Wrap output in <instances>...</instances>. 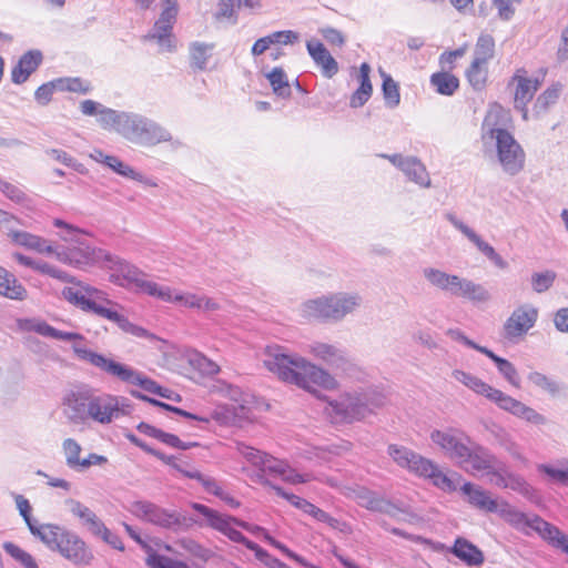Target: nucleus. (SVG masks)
<instances>
[{
	"mask_svg": "<svg viewBox=\"0 0 568 568\" xmlns=\"http://www.w3.org/2000/svg\"><path fill=\"white\" fill-rule=\"evenodd\" d=\"M128 399L91 387L69 392L62 400L64 417L72 425L93 422L109 425L122 415L129 414Z\"/></svg>",
	"mask_w": 568,
	"mask_h": 568,
	"instance_id": "obj_1",
	"label": "nucleus"
},
{
	"mask_svg": "<svg viewBox=\"0 0 568 568\" xmlns=\"http://www.w3.org/2000/svg\"><path fill=\"white\" fill-rule=\"evenodd\" d=\"M263 362L265 367L276 374L281 381L308 392H315L314 385L326 389H333L337 385L335 378L325 369L300 355L284 352L280 346L267 347Z\"/></svg>",
	"mask_w": 568,
	"mask_h": 568,
	"instance_id": "obj_2",
	"label": "nucleus"
},
{
	"mask_svg": "<svg viewBox=\"0 0 568 568\" xmlns=\"http://www.w3.org/2000/svg\"><path fill=\"white\" fill-rule=\"evenodd\" d=\"M236 450L247 463H250L258 470L256 474L258 483L272 488L277 496L286 499L296 508L301 506L304 498L294 494L286 493L282 487L272 484L268 479L265 478V474L268 473L274 476H280L282 480L291 485L306 484L312 480H321L312 473H298L286 460L277 459L274 456L261 452L254 447L247 446L244 443H236Z\"/></svg>",
	"mask_w": 568,
	"mask_h": 568,
	"instance_id": "obj_3",
	"label": "nucleus"
},
{
	"mask_svg": "<svg viewBox=\"0 0 568 568\" xmlns=\"http://www.w3.org/2000/svg\"><path fill=\"white\" fill-rule=\"evenodd\" d=\"M62 296L65 301L80 310L93 313L97 316L115 323L123 332L136 337H146L148 331L131 323L115 307L119 305L108 298V294L94 286L78 282L73 286L64 287Z\"/></svg>",
	"mask_w": 568,
	"mask_h": 568,
	"instance_id": "obj_4",
	"label": "nucleus"
},
{
	"mask_svg": "<svg viewBox=\"0 0 568 568\" xmlns=\"http://www.w3.org/2000/svg\"><path fill=\"white\" fill-rule=\"evenodd\" d=\"M362 305L363 296L356 291L328 292L303 302L300 314L307 320L339 323L354 315Z\"/></svg>",
	"mask_w": 568,
	"mask_h": 568,
	"instance_id": "obj_5",
	"label": "nucleus"
},
{
	"mask_svg": "<svg viewBox=\"0 0 568 568\" xmlns=\"http://www.w3.org/2000/svg\"><path fill=\"white\" fill-rule=\"evenodd\" d=\"M481 140L485 146L494 144L503 171L515 176L525 168L526 153L514 135L503 128H496L488 114L481 126Z\"/></svg>",
	"mask_w": 568,
	"mask_h": 568,
	"instance_id": "obj_6",
	"label": "nucleus"
},
{
	"mask_svg": "<svg viewBox=\"0 0 568 568\" xmlns=\"http://www.w3.org/2000/svg\"><path fill=\"white\" fill-rule=\"evenodd\" d=\"M224 392H225V395L234 402V404L217 407L216 409H214L211 413L210 416L194 415V414L183 410L179 407H174L169 404L162 403L160 400L150 398L146 395H143L142 393L136 392V390H132L131 395L139 399L149 402L155 406H160L166 410L173 412V413H175L180 416H183L185 418L194 419V420H197L201 423L207 424L211 419H214L221 425H230V424L236 423L237 419H248L250 418V409L245 405L246 400H244L242 398L243 397L242 390L236 386L227 384L224 386Z\"/></svg>",
	"mask_w": 568,
	"mask_h": 568,
	"instance_id": "obj_7",
	"label": "nucleus"
},
{
	"mask_svg": "<svg viewBox=\"0 0 568 568\" xmlns=\"http://www.w3.org/2000/svg\"><path fill=\"white\" fill-rule=\"evenodd\" d=\"M72 349L79 359L89 363L122 383L138 385L152 394L159 392L160 385L126 364L116 362L103 354L95 353L80 343H74Z\"/></svg>",
	"mask_w": 568,
	"mask_h": 568,
	"instance_id": "obj_8",
	"label": "nucleus"
},
{
	"mask_svg": "<svg viewBox=\"0 0 568 568\" xmlns=\"http://www.w3.org/2000/svg\"><path fill=\"white\" fill-rule=\"evenodd\" d=\"M422 273L430 286L453 297L467 300L473 304L487 303L491 298L489 291L484 285L467 277L450 274L433 266L424 267Z\"/></svg>",
	"mask_w": 568,
	"mask_h": 568,
	"instance_id": "obj_9",
	"label": "nucleus"
},
{
	"mask_svg": "<svg viewBox=\"0 0 568 568\" xmlns=\"http://www.w3.org/2000/svg\"><path fill=\"white\" fill-rule=\"evenodd\" d=\"M118 134L132 143L145 146H154L162 142H172L175 148L182 145L179 140H173L170 131L161 124L133 112L124 111Z\"/></svg>",
	"mask_w": 568,
	"mask_h": 568,
	"instance_id": "obj_10",
	"label": "nucleus"
},
{
	"mask_svg": "<svg viewBox=\"0 0 568 568\" xmlns=\"http://www.w3.org/2000/svg\"><path fill=\"white\" fill-rule=\"evenodd\" d=\"M384 403V396L376 392L345 394L337 400L329 402L326 412L335 423H352L366 418Z\"/></svg>",
	"mask_w": 568,
	"mask_h": 568,
	"instance_id": "obj_11",
	"label": "nucleus"
},
{
	"mask_svg": "<svg viewBox=\"0 0 568 568\" xmlns=\"http://www.w3.org/2000/svg\"><path fill=\"white\" fill-rule=\"evenodd\" d=\"M387 452L399 467L419 477L430 479L438 488L447 491H452L456 488L453 480L430 459L423 457L407 447L395 444L389 445Z\"/></svg>",
	"mask_w": 568,
	"mask_h": 568,
	"instance_id": "obj_12",
	"label": "nucleus"
},
{
	"mask_svg": "<svg viewBox=\"0 0 568 568\" xmlns=\"http://www.w3.org/2000/svg\"><path fill=\"white\" fill-rule=\"evenodd\" d=\"M104 267L110 272V281L115 285L133 288L151 296L156 282L149 280L148 275L135 265L109 254Z\"/></svg>",
	"mask_w": 568,
	"mask_h": 568,
	"instance_id": "obj_13",
	"label": "nucleus"
},
{
	"mask_svg": "<svg viewBox=\"0 0 568 568\" xmlns=\"http://www.w3.org/2000/svg\"><path fill=\"white\" fill-rule=\"evenodd\" d=\"M162 12L155 21L152 30L144 37V40L156 41L161 51L172 52L175 50V39L172 34L176 21L179 6L176 0H162Z\"/></svg>",
	"mask_w": 568,
	"mask_h": 568,
	"instance_id": "obj_14",
	"label": "nucleus"
},
{
	"mask_svg": "<svg viewBox=\"0 0 568 568\" xmlns=\"http://www.w3.org/2000/svg\"><path fill=\"white\" fill-rule=\"evenodd\" d=\"M496 514L515 529L526 535L536 531L545 540H547L550 530L554 528V525L539 516H529L506 501H500Z\"/></svg>",
	"mask_w": 568,
	"mask_h": 568,
	"instance_id": "obj_15",
	"label": "nucleus"
},
{
	"mask_svg": "<svg viewBox=\"0 0 568 568\" xmlns=\"http://www.w3.org/2000/svg\"><path fill=\"white\" fill-rule=\"evenodd\" d=\"M430 439L448 458L457 464L465 456H469L468 449L474 444L471 438L458 428L435 429L430 433Z\"/></svg>",
	"mask_w": 568,
	"mask_h": 568,
	"instance_id": "obj_16",
	"label": "nucleus"
},
{
	"mask_svg": "<svg viewBox=\"0 0 568 568\" xmlns=\"http://www.w3.org/2000/svg\"><path fill=\"white\" fill-rule=\"evenodd\" d=\"M539 310L530 304L523 303L514 308L503 325V336L510 342L521 339L537 323Z\"/></svg>",
	"mask_w": 568,
	"mask_h": 568,
	"instance_id": "obj_17",
	"label": "nucleus"
},
{
	"mask_svg": "<svg viewBox=\"0 0 568 568\" xmlns=\"http://www.w3.org/2000/svg\"><path fill=\"white\" fill-rule=\"evenodd\" d=\"M128 509L136 518L162 528L171 529L181 525L179 513L161 508L148 500H135Z\"/></svg>",
	"mask_w": 568,
	"mask_h": 568,
	"instance_id": "obj_18",
	"label": "nucleus"
},
{
	"mask_svg": "<svg viewBox=\"0 0 568 568\" xmlns=\"http://www.w3.org/2000/svg\"><path fill=\"white\" fill-rule=\"evenodd\" d=\"M108 256L109 253L91 246L87 236L57 253V258L60 262L75 267H84L101 262L105 264Z\"/></svg>",
	"mask_w": 568,
	"mask_h": 568,
	"instance_id": "obj_19",
	"label": "nucleus"
},
{
	"mask_svg": "<svg viewBox=\"0 0 568 568\" xmlns=\"http://www.w3.org/2000/svg\"><path fill=\"white\" fill-rule=\"evenodd\" d=\"M468 453L469 456H465L458 465L467 473L474 476H486L489 480L501 462L487 448L475 443L470 446Z\"/></svg>",
	"mask_w": 568,
	"mask_h": 568,
	"instance_id": "obj_20",
	"label": "nucleus"
},
{
	"mask_svg": "<svg viewBox=\"0 0 568 568\" xmlns=\"http://www.w3.org/2000/svg\"><path fill=\"white\" fill-rule=\"evenodd\" d=\"M53 551H58L63 558L74 565H89L93 558L85 542L77 534L68 529H64L58 541V547Z\"/></svg>",
	"mask_w": 568,
	"mask_h": 568,
	"instance_id": "obj_21",
	"label": "nucleus"
},
{
	"mask_svg": "<svg viewBox=\"0 0 568 568\" xmlns=\"http://www.w3.org/2000/svg\"><path fill=\"white\" fill-rule=\"evenodd\" d=\"M510 85H516L514 93V104L521 112L525 121L528 120L527 104L531 101L540 83L537 79L528 78L524 69H519L513 75Z\"/></svg>",
	"mask_w": 568,
	"mask_h": 568,
	"instance_id": "obj_22",
	"label": "nucleus"
},
{
	"mask_svg": "<svg viewBox=\"0 0 568 568\" xmlns=\"http://www.w3.org/2000/svg\"><path fill=\"white\" fill-rule=\"evenodd\" d=\"M192 508L205 518L206 524L210 527L222 532L232 541L239 544L244 541L245 536L234 527L232 516L223 515L205 505L197 503H194Z\"/></svg>",
	"mask_w": 568,
	"mask_h": 568,
	"instance_id": "obj_23",
	"label": "nucleus"
},
{
	"mask_svg": "<svg viewBox=\"0 0 568 568\" xmlns=\"http://www.w3.org/2000/svg\"><path fill=\"white\" fill-rule=\"evenodd\" d=\"M446 220L462 234H464L488 260H490L498 268H507V262L496 252V250L485 242L473 229L466 225L455 214L447 213Z\"/></svg>",
	"mask_w": 568,
	"mask_h": 568,
	"instance_id": "obj_24",
	"label": "nucleus"
},
{
	"mask_svg": "<svg viewBox=\"0 0 568 568\" xmlns=\"http://www.w3.org/2000/svg\"><path fill=\"white\" fill-rule=\"evenodd\" d=\"M80 110L84 115H95L100 126L108 131L118 133L124 111H116L104 106L93 100H84L80 104Z\"/></svg>",
	"mask_w": 568,
	"mask_h": 568,
	"instance_id": "obj_25",
	"label": "nucleus"
},
{
	"mask_svg": "<svg viewBox=\"0 0 568 568\" xmlns=\"http://www.w3.org/2000/svg\"><path fill=\"white\" fill-rule=\"evenodd\" d=\"M306 49L325 78L331 79L338 72L337 61L332 57L322 42L310 40L306 42Z\"/></svg>",
	"mask_w": 568,
	"mask_h": 568,
	"instance_id": "obj_26",
	"label": "nucleus"
},
{
	"mask_svg": "<svg viewBox=\"0 0 568 568\" xmlns=\"http://www.w3.org/2000/svg\"><path fill=\"white\" fill-rule=\"evenodd\" d=\"M308 353L331 366L341 367L347 361L345 352L334 344L314 342L308 345Z\"/></svg>",
	"mask_w": 568,
	"mask_h": 568,
	"instance_id": "obj_27",
	"label": "nucleus"
},
{
	"mask_svg": "<svg viewBox=\"0 0 568 568\" xmlns=\"http://www.w3.org/2000/svg\"><path fill=\"white\" fill-rule=\"evenodd\" d=\"M489 483L499 488H509L523 495H527L530 490V486L525 481V479L519 475L510 473L503 463H500L496 473L493 474Z\"/></svg>",
	"mask_w": 568,
	"mask_h": 568,
	"instance_id": "obj_28",
	"label": "nucleus"
},
{
	"mask_svg": "<svg viewBox=\"0 0 568 568\" xmlns=\"http://www.w3.org/2000/svg\"><path fill=\"white\" fill-rule=\"evenodd\" d=\"M42 61L40 51H28L11 70V80L16 84H21L28 80L30 74L37 70Z\"/></svg>",
	"mask_w": 568,
	"mask_h": 568,
	"instance_id": "obj_29",
	"label": "nucleus"
},
{
	"mask_svg": "<svg viewBox=\"0 0 568 568\" xmlns=\"http://www.w3.org/2000/svg\"><path fill=\"white\" fill-rule=\"evenodd\" d=\"M462 491L467 495L469 503L488 513H496L500 501L491 498L490 494L479 486L466 483L462 487Z\"/></svg>",
	"mask_w": 568,
	"mask_h": 568,
	"instance_id": "obj_30",
	"label": "nucleus"
},
{
	"mask_svg": "<svg viewBox=\"0 0 568 568\" xmlns=\"http://www.w3.org/2000/svg\"><path fill=\"white\" fill-rule=\"evenodd\" d=\"M450 552L470 567H479L484 562L481 550L465 538L458 537L455 540Z\"/></svg>",
	"mask_w": 568,
	"mask_h": 568,
	"instance_id": "obj_31",
	"label": "nucleus"
},
{
	"mask_svg": "<svg viewBox=\"0 0 568 568\" xmlns=\"http://www.w3.org/2000/svg\"><path fill=\"white\" fill-rule=\"evenodd\" d=\"M64 527L54 524L29 523V530L33 537L44 544L50 550L58 547V541L64 531Z\"/></svg>",
	"mask_w": 568,
	"mask_h": 568,
	"instance_id": "obj_32",
	"label": "nucleus"
},
{
	"mask_svg": "<svg viewBox=\"0 0 568 568\" xmlns=\"http://www.w3.org/2000/svg\"><path fill=\"white\" fill-rule=\"evenodd\" d=\"M0 295L16 301H23L28 296L26 287L2 266H0Z\"/></svg>",
	"mask_w": 568,
	"mask_h": 568,
	"instance_id": "obj_33",
	"label": "nucleus"
},
{
	"mask_svg": "<svg viewBox=\"0 0 568 568\" xmlns=\"http://www.w3.org/2000/svg\"><path fill=\"white\" fill-rule=\"evenodd\" d=\"M400 171L409 181L416 183L420 187L428 189L432 186V181L426 166L416 156H406Z\"/></svg>",
	"mask_w": 568,
	"mask_h": 568,
	"instance_id": "obj_34",
	"label": "nucleus"
},
{
	"mask_svg": "<svg viewBox=\"0 0 568 568\" xmlns=\"http://www.w3.org/2000/svg\"><path fill=\"white\" fill-rule=\"evenodd\" d=\"M481 354L486 355L488 358H490L499 374L514 387L516 388H520L521 387V381H520V376L518 374V371L516 369V367L514 366L513 363H510L508 359L506 358H503L498 355H496L494 352H491L490 349H481Z\"/></svg>",
	"mask_w": 568,
	"mask_h": 568,
	"instance_id": "obj_35",
	"label": "nucleus"
},
{
	"mask_svg": "<svg viewBox=\"0 0 568 568\" xmlns=\"http://www.w3.org/2000/svg\"><path fill=\"white\" fill-rule=\"evenodd\" d=\"M452 377L476 393L477 395H481L485 398L487 397V394L489 390H491V385L487 384L479 377L473 375L471 373L462 371V369H454L452 372Z\"/></svg>",
	"mask_w": 568,
	"mask_h": 568,
	"instance_id": "obj_36",
	"label": "nucleus"
},
{
	"mask_svg": "<svg viewBox=\"0 0 568 568\" xmlns=\"http://www.w3.org/2000/svg\"><path fill=\"white\" fill-rule=\"evenodd\" d=\"M495 57V39L489 33H480L474 47L473 60L488 64Z\"/></svg>",
	"mask_w": 568,
	"mask_h": 568,
	"instance_id": "obj_37",
	"label": "nucleus"
},
{
	"mask_svg": "<svg viewBox=\"0 0 568 568\" xmlns=\"http://www.w3.org/2000/svg\"><path fill=\"white\" fill-rule=\"evenodd\" d=\"M297 509L302 510L304 514H307L312 516L315 520L325 523L333 529H338L339 531L346 530V525L344 523H341L336 518H333L329 516L326 511L318 508L314 504L310 503L308 500L304 499L301 506L297 507Z\"/></svg>",
	"mask_w": 568,
	"mask_h": 568,
	"instance_id": "obj_38",
	"label": "nucleus"
},
{
	"mask_svg": "<svg viewBox=\"0 0 568 568\" xmlns=\"http://www.w3.org/2000/svg\"><path fill=\"white\" fill-rule=\"evenodd\" d=\"M537 469L554 481L568 486V457L557 459L555 465L540 464Z\"/></svg>",
	"mask_w": 568,
	"mask_h": 568,
	"instance_id": "obj_39",
	"label": "nucleus"
},
{
	"mask_svg": "<svg viewBox=\"0 0 568 568\" xmlns=\"http://www.w3.org/2000/svg\"><path fill=\"white\" fill-rule=\"evenodd\" d=\"M108 168L118 173L121 176L138 181L140 183H144L150 186H156V183L152 180L145 178L140 172H136L132 166L121 161L118 156L112 155L109 159Z\"/></svg>",
	"mask_w": 568,
	"mask_h": 568,
	"instance_id": "obj_40",
	"label": "nucleus"
},
{
	"mask_svg": "<svg viewBox=\"0 0 568 568\" xmlns=\"http://www.w3.org/2000/svg\"><path fill=\"white\" fill-rule=\"evenodd\" d=\"M187 293L189 292L186 291L176 290L174 287L156 283L151 297L184 307Z\"/></svg>",
	"mask_w": 568,
	"mask_h": 568,
	"instance_id": "obj_41",
	"label": "nucleus"
},
{
	"mask_svg": "<svg viewBox=\"0 0 568 568\" xmlns=\"http://www.w3.org/2000/svg\"><path fill=\"white\" fill-rule=\"evenodd\" d=\"M266 79L268 80L273 92L281 98H290L291 97V88L288 83L287 75L285 71L280 68L275 67L270 72L265 74Z\"/></svg>",
	"mask_w": 568,
	"mask_h": 568,
	"instance_id": "obj_42",
	"label": "nucleus"
},
{
	"mask_svg": "<svg viewBox=\"0 0 568 568\" xmlns=\"http://www.w3.org/2000/svg\"><path fill=\"white\" fill-rule=\"evenodd\" d=\"M185 308L202 311L205 313L216 312L221 310L220 303L205 294H196L189 292L185 301Z\"/></svg>",
	"mask_w": 568,
	"mask_h": 568,
	"instance_id": "obj_43",
	"label": "nucleus"
},
{
	"mask_svg": "<svg viewBox=\"0 0 568 568\" xmlns=\"http://www.w3.org/2000/svg\"><path fill=\"white\" fill-rule=\"evenodd\" d=\"M527 381L550 396H557L561 390L560 384L557 381L538 371L529 372Z\"/></svg>",
	"mask_w": 568,
	"mask_h": 568,
	"instance_id": "obj_44",
	"label": "nucleus"
},
{
	"mask_svg": "<svg viewBox=\"0 0 568 568\" xmlns=\"http://www.w3.org/2000/svg\"><path fill=\"white\" fill-rule=\"evenodd\" d=\"M81 452L82 446L75 439L65 438L62 442V453L65 465L74 471H81V460L83 459L80 457Z\"/></svg>",
	"mask_w": 568,
	"mask_h": 568,
	"instance_id": "obj_45",
	"label": "nucleus"
},
{
	"mask_svg": "<svg viewBox=\"0 0 568 568\" xmlns=\"http://www.w3.org/2000/svg\"><path fill=\"white\" fill-rule=\"evenodd\" d=\"M486 398L491 403L496 404L500 409L508 412L514 416L516 415L520 404L523 403L493 386L491 390H489Z\"/></svg>",
	"mask_w": 568,
	"mask_h": 568,
	"instance_id": "obj_46",
	"label": "nucleus"
},
{
	"mask_svg": "<svg viewBox=\"0 0 568 568\" xmlns=\"http://www.w3.org/2000/svg\"><path fill=\"white\" fill-rule=\"evenodd\" d=\"M430 83L443 95H452L459 85L458 79L448 72L434 73L430 77Z\"/></svg>",
	"mask_w": 568,
	"mask_h": 568,
	"instance_id": "obj_47",
	"label": "nucleus"
},
{
	"mask_svg": "<svg viewBox=\"0 0 568 568\" xmlns=\"http://www.w3.org/2000/svg\"><path fill=\"white\" fill-rule=\"evenodd\" d=\"M53 225L60 229V231L58 232V236L62 241L69 243V245H73L80 240H82V237L88 236V233L84 230L79 229L75 225L67 223L65 221L60 219H54Z\"/></svg>",
	"mask_w": 568,
	"mask_h": 568,
	"instance_id": "obj_48",
	"label": "nucleus"
},
{
	"mask_svg": "<svg viewBox=\"0 0 568 568\" xmlns=\"http://www.w3.org/2000/svg\"><path fill=\"white\" fill-rule=\"evenodd\" d=\"M381 74L383 78L382 91L385 104L387 108L394 109L400 102L399 87L389 74L384 71H381Z\"/></svg>",
	"mask_w": 568,
	"mask_h": 568,
	"instance_id": "obj_49",
	"label": "nucleus"
},
{
	"mask_svg": "<svg viewBox=\"0 0 568 568\" xmlns=\"http://www.w3.org/2000/svg\"><path fill=\"white\" fill-rule=\"evenodd\" d=\"M466 78L475 90H481L488 78V64L473 60L466 70Z\"/></svg>",
	"mask_w": 568,
	"mask_h": 568,
	"instance_id": "obj_50",
	"label": "nucleus"
},
{
	"mask_svg": "<svg viewBox=\"0 0 568 568\" xmlns=\"http://www.w3.org/2000/svg\"><path fill=\"white\" fill-rule=\"evenodd\" d=\"M213 50L212 44L194 42L190 47L191 65L199 70H205Z\"/></svg>",
	"mask_w": 568,
	"mask_h": 568,
	"instance_id": "obj_51",
	"label": "nucleus"
},
{
	"mask_svg": "<svg viewBox=\"0 0 568 568\" xmlns=\"http://www.w3.org/2000/svg\"><path fill=\"white\" fill-rule=\"evenodd\" d=\"M560 89L551 87L545 90L536 100L532 111L535 116H539L548 111V109L556 103L559 98Z\"/></svg>",
	"mask_w": 568,
	"mask_h": 568,
	"instance_id": "obj_52",
	"label": "nucleus"
},
{
	"mask_svg": "<svg viewBox=\"0 0 568 568\" xmlns=\"http://www.w3.org/2000/svg\"><path fill=\"white\" fill-rule=\"evenodd\" d=\"M2 547L8 555L24 568H39L36 559L16 544L7 541Z\"/></svg>",
	"mask_w": 568,
	"mask_h": 568,
	"instance_id": "obj_53",
	"label": "nucleus"
},
{
	"mask_svg": "<svg viewBox=\"0 0 568 568\" xmlns=\"http://www.w3.org/2000/svg\"><path fill=\"white\" fill-rule=\"evenodd\" d=\"M361 503L363 506H365L369 510L386 513V514H394L395 507L387 500L377 497L376 495L366 491L364 495L361 496Z\"/></svg>",
	"mask_w": 568,
	"mask_h": 568,
	"instance_id": "obj_54",
	"label": "nucleus"
},
{
	"mask_svg": "<svg viewBox=\"0 0 568 568\" xmlns=\"http://www.w3.org/2000/svg\"><path fill=\"white\" fill-rule=\"evenodd\" d=\"M555 280L554 271L535 272L531 275V288L538 294L545 293L554 285Z\"/></svg>",
	"mask_w": 568,
	"mask_h": 568,
	"instance_id": "obj_55",
	"label": "nucleus"
},
{
	"mask_svg": "<svg viewBox=\"0 0 568 568\" xmlns=\"http://www.w3.org/2000/svg\"><path fill=\"white\" fill-rule=\"evenodd\" d=\"M58 90L85 94L91 91V84L80 78H65L58 80Z\"/></svg>",
	"mask_w": 568,
	"mask_h": 568,
	"instance_id": "obj_56",
	"label": "nucleus"
},
{
	"mask_svg": "<svg viewBox=\"0 0 568 568\" xmlns=\"http://www.w3.org/2000/svg\"><path fill=\"white\" fill-rule=\"evenodd\" d=\"M373 85L372 82L361 83L356 91L351 95L349 106L357 109L363 106L372 97Z\"/></svg>",
	"mask_w": 568,
	"mask_h": 568,
	"instance_id": "obj_57",
	"label": "nucleus"
},
{
	"mask_svg": "<svg viewBox=\"0 0 568 568\" xmlns=\"http://www.w3.org/2000/svg\"><path fill=\"white\" fill-rule=\"evenodd\" d=\"M498 439L499 444L517 460L526 463L527 459L521 454L520 447L517 443H515L510 436L501 428L498 429Z\"/></svg>",
	"mask_w": 568,
	"mask_h": 568,
	"instance_id": "obj_58",
	"label": "nucleus"
},
{
	"mask_svg": "<svg viewBox=\"0 0 568 568\" xmlns=\"http://www.w3.org/2000/svg\"><path fill=\"white\" fill-rule=\"evenodd\" d=\"M33 270L41 274H45L53 278L60 280L61 282H72L73 281L64 271H62L42 260H37Z\"/></svg>",
	"mask_w": 568,
	"mask_h": 568,
	"instance_id": "obj_59",
	"label": "nucleus"
},
{
	"mask_svg": "<svg viewBox=\"0 0 568 568\" xmlns=\"http://www.w3.org/2000/svg\"><path fill=\"white\" fill-rule=\"evenodd\" d=\"M190 363L206 375H214L217 374L220 371V367L216 363H214L213 361L209 359L207 357L200 353H195L190 358Z\"/></svg>",
	"mask_w": 568,
	"mask_h": 568,
	"instance_id": "obj_60",
	"label": "nucleus"
},
{
	"mask_svg": "<svg viewBox=\"0 0 568 568\" xmlns=\"http://www.w3.org/2000/svg\"><path fill=\"white\" fill-rule=\"evenodd\" d=\"M515 416L534 425H545L547 423V419L544 415L524 403L520 404Z\"/></svg>",
	"mask_w": 568,
	"mask_h": 568,
	"instance_id": "obj_61",
	"label": "nucleus"
},
{
	"mask_svg": "<svg viewBox=\"0 0 568 568\" xmlns=\"http://www.w3.org/2000/svg\"><path fill=\"white\" fill-rule=\"evenodd\" d=\"M520 2L521 0H493V4L498 11V17L503 21H509L514 17L516 7Z\"/></svg>",
	"mask_w": 568,
	"mask_h": 568,
	"instance_id": "obj_62",
	"label": "nucleus"
},
{
	"mask_svg": "<svg viewBox=\"0 0 568 568\" xmlns=\"http://www.w3.org/2000/svg\"><path fill=\"white\" fill-rule=\"evenodd\" d=\"M65 504L69 506V509L72 513V515L80 518L85 525L89 520H91V518L95 516V514L89 507H87L79 500L70 498L65 500Z\"/></svg>",
	"mask_w": 568,
	"mask_h": 568,
	"instance_id": "obj_63",
	"label": "nucleus"
},
{
	"mask_svg": "<svg viewBox=\"0 0 568 568\" xmlns=\"http://www.w3.org/2000/svg\"><path fill=\"white\" fill-rule=\"evenodd\" d=\"M546 541L568 555V535L564 534L558 527L554 526Z\"/></svg>",
	"mask_w": 568,
	"mask_h": 568,
	"instance_id": "obj_64",
	"label": "nucleus"
}]
</instances>
